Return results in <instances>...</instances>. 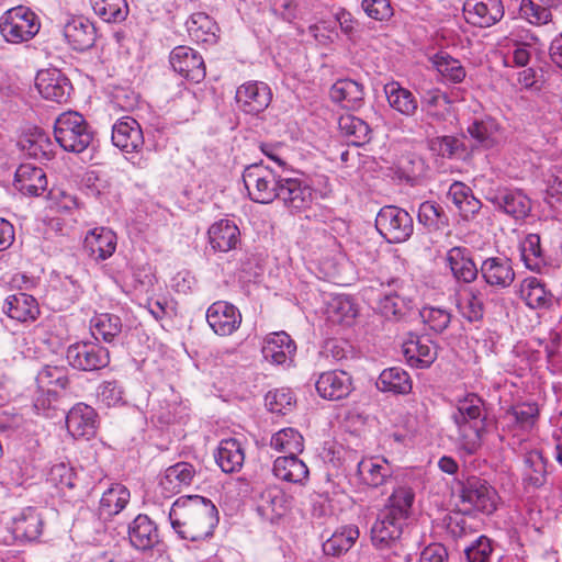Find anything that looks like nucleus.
Masks as SVG:
<instances>
[{
    "label": "nucleus",
    "mask_w": 562,
    "mask_h": 562,
    "mask_svg": "<svg viewBox=\"0 0 562 562\" xmlns=\"http://www.w3.org/2000/svg\"><path fill=\"white\" fill-rule=\"evenodd\" d=\"M169 519L172 529L181 539L202 541L213 536L218 524V512L210 499L189 495L172 504Z\"/></svg>",
    "instance_id": "obj_1"
},
{
    "label": "nucleus",
    "mask_w": 562,
    "mask_h": 562,
    "mask_svg": "<svg viewBox=\"0 0 562 562\" xmlns=\"http://www.w3.org/2000/svg\"><path fill=\"white\" fill-rule=\"evenodd\" d=\"M414 498L415 493L408 486H400L393 491L387 504L378 513L370 530L375 549L384 551L397 547Z\"/></svg>",
    "instance_id": "obj_2"
},
{
    "label": "nucleus",
    "mask_w": 562,
    "mask_h": 562,
    "mask_svg": "<svg viewBox=\"0 0 562 562\" xmlns=\"http://www.w3.org/2000/svg\"><path fill=\"white\" fill-rule=\"evenodd\" d=\"M451 418L458 428L460 449L468 454H474L482 446L486 429L483 400L476 394H468L458 401Z\"/></svg>",
    "instance_id": "obj_3"
},
{
    "label": "nucleus",
    "mask_w": 562,
    "mask_h": 562,
    "mask_svg": "<svg viewBox=\"0 0 562 562\" xmlns=\"http://www.w3.org/2000/svg\"><path fill=\"white\" fill-rule=\"evenodd\" d=\"M54 136L64 150L77 154L87 149L93 139L90 126L78 112L60 114L54 124Z\"/></svg>",
    "instance_id": "obj_4"
},
{
    "label": "nucleus",
    "mask_w": 562,
    "mask_h": 562,
    "mask_svg": "<svg viewBox=\"0 0 562 562\" xmlns=\"http://www.w3.org/2000/svg\"><path fill=\"white\" fill-rule=\"evenodd\" d=\"M40 30V18L29 7L16 5L0 16V34L7 43L29 42L38 34Z\"/></svg>",
    "instance_id": "obj_5"
},
{
    "label": "nucleus",
    "mask_w": 562,
    "mask_h": 562,
    "mask_svg": "<svg viewBox=\"0 0 562 562\" xmlns=\"http://www.w3.org/2000/svg\"><path fill=\"white\" fill-rule=\"evenodd\" d=\"M459 497L463 504H469L483 514H493L498 505L499 496L487 480L476 475L468 476L458 482Z\"/></svg>",
    "instance_id": "obj_6"
},
{
    "label": "nucleus",
    "mask_w": 562,
    "mask_h": 562,
    "mask_svg": "<svg viewBox=\"0 0 562 562\" xmlns=\"http://www.w3.org/2000/svg\"><path fill=\"white\" fill-rule=\"evenodd\" d=\"M66 359L74 369L91 372L110 363V352L97 340L77 341L67 348Z\"/></svg>",
    "instance_id": "obj_7"
},
{
    "label": "nucleus",
    "mask_w": 562,
    "mask_h": 562,
    "mask_svg": "<svg viewBox=\"0 0 562 562\" xmlns=\"http://www.w3.org/2000/svg\"><path fill=\"white\" fill-rule=\"evenodd\" d=\"M375 227L390 243H403L413 234V218L403 209L383 206L376 215Z\"/></svg>",
    "instance_id": "obj_8"
},
{
    "label": "nucleus",
    "mask_w": 562,
    "mask_h": 562,
    "mask_svg": "<svg viewBox=\"0 0 562 562\" xmlns=\"http://www.w3.org/2000/svg\"><path fill=\"white\" fill-rule=\"evenodd\" d=\"M172 69L187 80L199 83L206 75L202 56L193 48L184 45L175 47L170 53Z\"/></svg>",
    "instance_id": "obj_9"
},
{
    "label": "nucleus",
    "mask_w": 562,
    "mask_h": 562,
    "mask_svg": "<svg viewBox=\"0 0 562 562\" xmlns=\"http://www.w3.org/2000/svg\"><path fill=\"white\" fill-rule=\"evenodd\" d=\"M35 86L44 99L56 103L67 102L72 91L69 79L56 68L38 71Z\"/></svg>",
    "instance_id": "obj_10"
},
{
    "label": "nucleus",
    "mask_w": 562,
    "mask_h": 562,
    "mask_svg": "<svg viewBox=\"0 0 562 562\" xmlns=\"http://www.w3.org/2000/svg\"><path fill=\"white\" fill-rule=\"evenodd\" d=\"M445 260L458 284L468 285L476 280L480 268L476 267L469 248L454 246L447 251Z\"/></svg>",
    "instance_id": "obj_11"
},
{
    "label": "nucleus",
    "mask_w": 562,
    "mask_h": 562,
    "mask_svg": "<svg viewBox=\"0 0 562 562\" xmlns=\"http://www.w3.org/2000/svg\"><path fill=\"white\" fill-rule=\"evenodd\" d=\"M206 321L215 334L229 336L239 328L241 314L233 304L217 301L207 308Z\"/></svg>",
    "instance_id": "obj_12"
},
{
    "label": "nucleus",
    "mask_w": 562,
    "mask_h": 562,
    "mask_svg": "<svg viewBox=\"0 0 562 562\" xmlns=\"http://www.w3.org/2000/svg\"><path fill=\"white\" fill-rule=\"evenodd\" d=\"M484 282L497 290L509 288L515 281L513 262L507 257H488L482 261L480 271Z\"/></svg>",
    "instance_id": "obj_13"
},
{
    "label": "nucleus",
    "mask_w": 562,
    "mask_h": 562,
    "mask_svg": "<svg viewBox=\"0 0 562 562\" xmlns=\"http://www.w3.org/2000/svg\"><path fill=\"white\" fill-rule=\"evenodd\" d=\"M272 93L267 83L261 81L246 82L236 91V101L248 114H258L270 104Z\"/></svg>",
    "instance_id": "obj_14"
},
{
    "label": "nucleus",
    "mask_w": 562,
    "mask_h": 562,
    "mask_svg": "<svg viewBox=\"0 0 562 562\" xmlns=\"http://www.w3.org/2000/svg\"><path fill=\"white\" fill-rule=\"evenodd\" d=\"M463 11L467 21L480 27L492 26L504 16L502 0H467Z\"/></svg>",
    "instance_id": "obj_15"
},
{
    "label": "nucleus",
    "mask_w": 562,
    "mask_h": 562,
    "mask_svg": "<svg viewBox=\"0 0 562 562\" xmlns=\"http://www.w3.org/2000/svg\"><path fill=\"white\" fill-rule=\"evenodd\" d=\"M315 386L321 397L329 401H339L350 394L352 380L346 371L330 370L319 374Z\"/></svg>",
    "instance_id": "obj_16"
},
{
    "label": "nucleus",
    "mask_w": 562,
    "mask_h": 562,
    "mask_svg": "<svg viewBox=\"0 0 562 562\" xmlns=\"http://www.w3.org/2000/svg\"><path fill=\"white\" fill-rule=\"evenodd\" d=\"M112 143L122 151H138L144 145V136L139 123L130 116L119 120L112 127Z\"/></svg>",
    "instance_id": "obj_17"
},
{
    "label": "nucleus",
    "mask_w": 562,
    "mask_h": 562,
    "mask_svg": "<svg viewBox=\"0 0 562 562\" xmlns=\"http://www.w3.org/2000/svg\"><path fill=\"white\" fill-rule=\"evenodd\" d=\"M66 426L72 437L90 439L97 432V413L91 406L79 403L67 413Z\"/></svg>",
    "instance_id": "obj_18"
},
{
    "label": "nucleus",
    "mask_w": 562,
    "mask_h": 562,
    "mask_svg": "<svg viewBox=\"0 0 562 562\" xmlns=\"http://www.w3.org/2000/svg\"><path fill=\"white\" fill-rule=\"evenodd\" d=\"M128 539L133 548L143 552L153 550L160 542L156 524L142 514L128 525Z\"/></svg>",
    "instance_id": "obj_19"
},
{
    "label": "nucleus",
    "mask_w": 562,
    "mask_h": 562,
    "mask_svg": "<svg viewBox=\"0 0 562 562\" xmlns=\"http://www.w3.org/2000/svg\"><path fill=\"white\" fill-rule=\"evenodd\" d=\"M486 199L496 207L516 218H522L530 211L529 200L520 191H514L506 188L490 190Z\"/></svg>",
    "instance_id": "obj_20"
},
{
    "label": "nucleus",
    "mask_w": 562,
    "mask_h": 562,
    "mask_svg": "<svg viewBox=\"0 0 562 562\" xmlns=\"http://www.w3.org/2000/svg\"><path fill=\"white\" fill-rule=\"evenodd\" d=\"M64 36L72 49L85 52L94 45L97 30L88 19L75 16L65 24Z\"/></svg>",
    "instance_id": "obj_21"
},
{
    "label": "nucleus",
    "mask_w": 562,
    "mask_h": 562,
    "mask_svg": "<svg viewBox=\"0 0 562 562\" xmlns=\"http://www.w3.org/2000/svg\"><path fill=\"white\" fill-rule=\"evenodd\" d=\"M2 311L8 317L19 323H31L40 316L37 300L24 292L9 295L3 303Z\"/></svg>",
    "instance_id": "obj_22"
},
{
    "label": "nucleus",
    "mask_w": 562,
    "mask_h": 562,
    "mask_svg": "<svg viewBox=\"0 0 562 562\" xmlns=\"http://www.w3.org/2000/svg\"><path fill=\"white\" fill-rule=\"evenodd\" d=\"M457 306L467 321L471 323L482 321L485 314V288L461 286L458 292Z\"/></svg>",
    "instance_id": "obj_23"
},
{
    "label": "nucleus",
    "mask_w": 562,
    "mask_h": 562,
    "mask_svg": "<svg viewBox=\"0 0 562 562\" xmlns=\"http://www.w3.org/2000/svg\"><path fill=\"white\" fill-rule=\"evenodd\" d=\"M521 481L524 488L539 490L548 480V461L540 450H530L525 453L522 460Z\"/></svg>",
    "instance_id": "obj_24"
},
{
    "label": "nucleus",
    "mask_w": 562,
    "mask_h": 562,
    "mask_svg": "<svg viewBox=\"0 0 562 562\" xmlns=\"http://www.w3.org/2000/svg\"><path fill=\"white\" fill-rule=\"evenodd\" d=\"M329 95L333 102L348 110H358L364 103V88L352 79L337 80L331 86Z\"/></svg>",
    "instance_id": "obj_25"
},
{
    "label": "nucleus",
    "mask_w": 562,
    "mask_h": 562,
    "mask_svg": "<svg viewBox=\"0 0 562 562\" xmlns=\"http://www.w3.org/2000/svg\"><path fill=\"white\" fill-rule=\"evenodd\" d=\"M207 236L211 248L218 252H228L235 249L240 240L239 228L229 220H221L212 224Z\"/></svg>",
    "instance_id": "obj_26"
},
{
    "label": "nucleus",
    "mask_w": 562,
    "mask_h": 562,
    "mask_svg": "<svg viewBox=\"0 0 562 562\" xmlns=\"http://www.w3.org/2000/svg\"><path fill=\"white\" fill-rule=\"evenodd\" d=\"M402 350L407 363L416 368H427L437 358L436 346L424 337H411L403 344Z\"/></svg>",
    "instance_id": "obj_27"
},
{
    "label": "nucleus",
    "mask_w": 562,
    "mask_h": 562,
    "mask_svg": "<svg viewBox=\"0 0 562 562\" xmlns=\"http://www.w3.org/2000/svg\"><path fill=\"white\" fill-rule=\"evenodd\" d=\"M296 346L285 331L272 333L265 339L262 355L266 360L277 364H283L292 360Z\"/></svg>",
    "instance_id": "obj_28"
},
{
    "label": "nucleus",
    "mask_w": 562,
    "mask_h": 562,
    "mask_svg": "<svg viewBox=\"0 0 562 562\" xmlns=\"http://www.w3.org/2000/svg\"><path fill=\"white\" fill-rule=\"evenodd\" d=\"M44 520L42 514L33 507L23 509L13 519L12 532L21 541H35L43 532Z\"/></svg>",
    "instance_id": "obj_29"
},
{
    "label": "nucleus",
    "mask_w": 562,
    "mask_h": 562,
    "mask_svg": "<svg viewBox=\"0 0 562 562\" xmlns=\"http://www.w3.org/2000/svg\"><path fill=\"white\" fill-rule=\"evenodd\" d=\"M358 474L366 485L379 487L392 477L393 468L386 459L373 457L358 463Z\"/></svg>",
    "instance_id": "obj_30"
},
{
    "label": "nucleus",
    "mask_w": 562,
    "mask_h": 562,
    "mask_svg": "<svg viewBox=\"0 0 562 562\" xmlns=\"http://www.w3.org/2000/svg\"><path fill=\"white\" fill-rule=\"evenodd\" d=\"M214 457L223 472L235 473L243 468L245 450L236 438H226L221 440Z\"/></svg>",
    "instance_id": "obj_31"
},
{
    "label": "nucleus",
    "mask_w": 562,
    "mask_h": 562,
    "mask_svg": "<svg viewBox=\"0 0 562 562\" xmlns=\"http://www.w3.org/2000/svg\"><path fill=\"white\" fill-rule=\"evenodd\" d=\"M467 131L473 140V147L491 149L499 144V125L490 116L473 121Z\"/></svg>",
    "instance_id": "obj_32"
},
{
    "label": "nucleus",
    "mask_w": 562,
    "mask_h": 562,
    "mask_svg": "<svg viewBox=\"0 0 562 562\" xmlns=\"http://www.w3.org/2000/svg\"><path fill=\"white\" fill-rule=\"evenodd\" d=\"M85 248L95 260H105L115 251L116 235L105 227L94 228L86 236Z\"/></svg>",
    "instance_id": "obj_33"
},
{
    "label": "nucleus",
    "mask_w": 562,
    "mask_h": 562,
    "mask_svg": "<svg viewBox=\"0 0 562 562\" xmlns=\"http://www.w3.org/2000/svg\"><path fill=\"white\" fill-rule=\"evenodd\" d=\"M384 93L391 109L397 113L412 117L418 111V101L414 93L402 87L398 82L392 81L384 86Z\"/></svg>",
    "instance_id": "obj_34"
},
{
    "label": "nucleus",
    "mask_w": 562,
    "mask_h": 562,
    "mask_svg": "<svg viewBox=\"0 0 562 562\" xmlns=\"http://www.w3.org/2000/svg\"><path fill=\"white\" fill-rule=\"evenodd\" d=\"M194 475L195 469L192 464L178 462L165 471L159 485L166 495L176 494L179 493L182 487L189 486Z\"/></svg>",
    "instance_id": "obj_35"
},
{
    "label": "nucleus",
    "mask_w": 562,
    "mask_h": 562,
    "mask_svg": "<svg viewBox=\"0 0 562 562\" xmlns=\"http://www.w3.org/2000/svg\"><path fill=\"white\" fill-rule=\"evenodd\" d=\"M279 190V199L293 210H301L312 201V188L297 178H283L282 188Z\"/></svg>",
    "instance_id": "obj_36"
},
{
    "label": "nucleus",
    "mask_w": 562,
    "mask_h": 562,
    "mask_svg": "<svg viewBox=\"0 0 562 562\" xmlns=\"http://www.w3.org/2000/svg\"><path fill=\"white\" fill-rule=\"evenodd\" d=\"M248 193L255 202L270 203L279 199L283 179L278 178H241Z\"/></svg>",
    "instance_id": "obj_37"
},
{
    "label": "nucleus",
    "mask_w": 562,
    "mask_h": 562,
    "mask_svg": "<svg viewBox=\"0 0 562 562\" xmlns=\"http://www.w3.org/2000/svg\"><path fill=\"white\" fill-rule=\"evenodd\" d=\"M272 470L277 477L291 483H302L308 476V468L297 454L277 458Z\"/></svg>",
    "instance_id": "obj_38"
},
{
    "label": "nucleus",
    "mask_w": 562,
    "mask_h": 562,
    "mask_svg": "<svg viewBox=\"0 0 562 562\" xmlns=\"http://www.w3.org/2000/svg\"><path fill=\"white\" fill-rule=\"evenodd\" d=\"M187 31L192 41L202 44L216 43V23L205 13H193L187 21Z\"/></svg>",
    "instance_id": "obj_39"
},
{
    "label": "nucleus",
    "mask_w": 562,
    "mask_h": 562,
    "mask_svg": "<svg viewBox=\"0 0 562 562\" xmlns=\"http://www.w3.org/2000/svg\"><path fill=\"white\" fill-rule=\"evenodd\" d=\"M338 126L347 142L355 146H362L371 139V127L358 116L342 115L338 121Z\"/></svg>",
    "instance_id": "obj_40"
},
{
    "label": "nucleus",
    "mask_w": 562,
    "mask_h": 562,
    "mask_svg": "<svg viewBox=\"0 0 562 562\" xmlns=\"http://www.w3.org/2000/svg\"><path fill=\"white\" fill-rule=\"evenodd\" d=\"M359 535L355 525L340 527L323 543V551L327 555L339 557L352 548Z\"/></svg>",
    "instance_id": "obj_41"
},
{
    "label": "nucleus",
    "mask_w": 562,
    "mask_h": 562,
    "mask_svg": "<svg viewBox=\"0 0 562 562\" xmlns=\"http://www.w3.org/2000/svg\"><path fill=\"white\" fill-rule=\"evenodd\" d=\"M376 386L382 392L408 394L412 391L413 383L408 373L404 369L392 367L381 372Z\"/></svg>",
    "instance_id": "obj_42"
},
{
    "label": "nucleus",
    "mask_w": 562,
    "mask_h": 562,
    "mask_svg": "<svg viewBox=\"0 0 562 562\" xmlns=\"http://www.w3.org/2000/svg\"><path fill=\"white\" fill-rule=\"evenodd\" d=\"M19 148L33 158H48L52 151V143L47 135L40 128H34L20 136Z\"/></svg>",
    "instance_id": "obj_43"
},
{
    "label": "nucleus",
    "mask_w": 562,
    "mask_h": 562,
    "mask_svg": "<svg viewBox=\"0 0 562 562\" xmlns=\"http://www.w3.org/2000/svg\"><path fill=\"white\" fill-rule=\"evenodd\" d=\"M128 501L130 491L121 484H113L102 494L99 504V514L104 517L117 515L126 506Z\"/></svg>",
    "instance_id": "obj_44"
},
{
    "label": "nucleus",
    "mask_w": 562,
    "mask_h": 562,
    "mask_svg": "<svg viewBox=\"0 0 562 562\" xmlns=\"http://www.w3.org/2000/svg\"><path fill=\"white\" fill-rule=\"evenodd\" d=\"M521 259L527 269L541 272L547 266L543 255L540 236L538 234H528L520 245Z\"/></svg>",
    "instance_id": "obj_45"
},
{
    "label": "nucleus",
    "mask_w": 562,
    "mask_h": 562,
    "mask_svg": "<svg viewBox=\"0 0 562 562\" xmlns=\"http://www.w3.org/2000/svg\"><path fill=\"white\" fill-rule=\"evenodd\" d=\"M36 382L40 389L47 387L48 407H50V398H56V392L49 387L58 386L63 390L66 389L69 382L67 369L58 366H44L36 375Z\"/></svg>",
    "instance_id": "obj_46"
},
{
    "label": "nucleus",
    "mask_w": 562,
    "mask_h": 562,
    "mask_svg": "<svg viewBox=\"0 0 562 562\" xmlns=\"http://www.w3.org/2000/svg\"><path fill=\"white\" fill-rule=\"evenodd\" d=\"M417 218L430 232L449 226V217L443 207L434 201H425L419 205Z\"/></svg>",
    "instance_id": "obj_47"
},
{
    "label": "nucleus",
    "mask_w": 562,
    "mask_h": 562,
    "mask_svg": "<svg viewBox=\"0 0 562 562\" xmlns=\"http://www.w3.org/2000/svg\"><path fill=\"white\" fill-rule=\"evenodd\" d=\"M290 508L289 496L278 487H269L261 493L259 510L272 517L283 516Z\"/></svg>",
    "instance_id": "obj_48"
},
{
    "label": "nucleus",
    "mask_w": 562,
    "mask_h": 562,
    "mask_svg": "<svg viewBox=\"0 0 562 562\" xmlns=\"http://www.w3.org/2000/svg\"><path fill=\"white\" fill-rule=\"evenodd\" d=\"M91 3L94 13L108 23H121L128 15L126 0H91Z\"/></svg>",
    "instance_id": "obj_49"
},
{
    "label": "nucleus",
    "mask_w": 562,
    "mask_h": 562,
    "mask_svg": "<svg viewBox=\"0 0 562 562\" xmlns=\"http://www.w3.org/2000/svg\"><path fill=\"white\" fill-rule=\"evenodd\" d=\"M123 324L117 315L100 314L92 318L91 329L95 340L101 337L104 341L111 342L122 331Z\"/></svg>",
    "instance_id": "obj_50"
},
{
    "label": "nucleus",
    "mask_w": 562,
    "mask_h": 562,
    "mask_svg": "<svg viewBox=\"0 0 562 562\" xmlns=\"http://www.w3.org/2000/svg\"><path fill=\"white\" fill-rule=\"evenodd\" d=\"M522 293L528 306L531 308L548 307L551 304L552 294L547 291L544 283L536 277L526 278L522 281Z\"/></svg>",
    "instance_id": "obj_51"
},
{
    "label": "nucleus",
    "mask_w": 562,
    "mask_h": 562,
    "mask_svg": "<svg viewBox=\"0 0 562 562\" xmlns=\"http://www.w3.org/2000/svg\"><path fill=\"white\" fill-rule=\"evenodd\" d=\"M431 60L434 67L446 80L459 83L465 78V69L461 63L447 53H437Z\"/></svg>",
    "instance_id": "obj_52"
},
{
    "label": "nucleus",
    "mask_w": 562,
    "mask_h": 562,
    "mask_svg": "<svg viewBox=\"0 0 562 562\" xmlns=\"http://www.w3.org/2000/svg\"><path fill=\"white\" fill-rule=\"evenodd\" d=\"M270 446L288 454H299L304 449V440L303 436L297 430L284 428L271 437Z\"/></svg>",
    "instance_id": "obj_53"
},
{
    "label": "nucleus",
    "mask_w": 562,
    "mask_h": 562,
    "mask_svg": "<svg viewBox=\"0 0 562 562\" xmlns=\"http://www.w3.org/2000/svg\"><path fill=\"white\" fill-rule=\"evenodd\" d=\"M520 16L533 25H544L551 21V10L532 0H521Z\"/></svg>",
    "instance_id": "obj_54"
},
{
    "label": "nucleus",
    "mask_w": 562,
    "mask_h": 562,
    "mask_svg": "<svg viewBox=\"0 0 562 562\" xmlns=\"http://www.w3.org/2000/svg\"><path fill=\"white\" fill-rule=\"evenodd\" d=\"M14 190L27 196H43L46 194L50 187L48 178H13L12 183Z\"/></svg>",
    "instance_id": "obj_55"
},
{
    "label": "nucleus",
    "mask_w": 562,
    "mask_h": 562,
    "mask_svg": "<svg viewBox=\"0 0 562 562\" xmlns=\"http://www.w3.org/2000/svg\"><path fill=\"white\" fill-rule=\"evenodd\" d=\"M423 322L435 333L445 331L451 323V314L441 307H424L420 311Z\"/></svg>",
    "instance_id": "obj_56"
},
{
    "label": "nucleus",
    "mask_w": 562,
    "mask_h": 562,
    "mask_svg": "<svg viewBox=\"0 0 562 562\" xmlns=\"http://www.w3.org/2000/svg\"><path fill=\"white\" fill-rule=\"evenodd\" d=\"M265 402L270 412L276 414H285L286 411L291 409L294 398L289 390L280 389L269 391L265 397Z\"/></svg>",
    "instance_id": "obj_57"
},
{
    "label": "nucleus",
    "mask_w": 562,
    "mask_h": 562,
    "mask_svg": "<svg viewBox=\"0 0 562 562\" xmlns=\"http://www.w3.org/2000/svg\"><path fill=\"white\" fill-rule=\"evenodd\" d=\"M507 413L515 418L520 428L527 429L536 424L539 416V408L536 403H522L513 406Z\"/></svg>",
    "instance_id": "obj_58"
},
{
    "label": "nucleus",
    "mask_w": 562,
    "mask_h": 562,
    "mask_svg": "<svg viewBox=\"0 0 562 562\" xmlns=\"http://www.w3.org/2000/svg\"><path fill=\"white\" fill-rule=\"evenodd\" d=\"M49 481L59 490H71L76 486V476L71 468L65 463H58L52 467Z\"/></svg>",
    "instance_id": "obj_59"
},
{
    "label": "nucleus",
    "mask_w": 562,
    "mask_h": 562,
    "mask_svg": "<svg viewBox=\"0 0 562 562\" xmlns=\"http://www.w3.org/2000/svg\"><path fill=\"white\" fill-rule=\"evenodd\" d=\"M361 7L369 18L376 21H386L393 15L390 0H362Z\"/></svg>",
    "instance_id": "obj_60"
},
{
    "label": "nucleus",
    "mask_w": 562,
    "mask_h": 562,
    "mask_svg": "<svg viewBox=\"0 0 562 562\" xmlns=\"http://www.w3.org/2000/svg\"><path fill=\"white\" fill-rule=\"evenodd\" d=\"M46 200L52 203V207H56L57 210L71 211L78 205L75 196L68 194L65 189L55 184H53L47 192Z\"/></svg>",
    "instance_id": "obj_61"
},
{
    "label": "nucleus",
    "mask_w": 562,
    "mask_h": 562,
    "mask_svg": "<svg viewBox=\"0 0 562 562\" xmlns=\"http://www.w3.org/2000/svg\"><path fill=\"white\" fill-rule=\"evenodd\" d=\"M404 300L401 299L396 293L385 294L379 301L378 308L385 318L400 317L405 311Z\"/></svg>",
    "instance_id": "obj_62"
},
{
    "label": "nucleus",
    "mask_w": 562,
    "mask_h": 562,
    "mask_svg": "<svg viewBox=\"0 0 562 562\" xmlns=\"http://www.w3.org/2000/svg\"><path fill=\"white\" fill-rule=\"evenodd\" d=\"M492 551L491 540L481 536L472 546L465 549V555L469 562H488Z\"/></svg>",
    "instance_id": "obj_63"
},
{
    "label": "nucleus",
    "mask_w": 562,
    "mask_h": 562,
    "mask_svg": "<svg viewBox=\"0 0 562 562\" xmlns=\"http://www.w3.org/2000/svg\"><path fill=\"white\" fill-rule=\"evenodd\" d=\"M422 110L429 116H438L435 111L441 103H449L447 94L442 93L439 89H428L422 93Z\"/></svg>",
    "instance_id": "obj_64"
}]
</instances>
